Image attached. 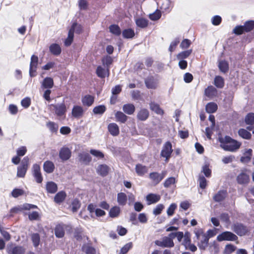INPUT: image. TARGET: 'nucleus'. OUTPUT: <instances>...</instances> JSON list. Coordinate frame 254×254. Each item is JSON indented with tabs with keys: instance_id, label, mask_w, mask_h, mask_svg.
Returning <instances> with one entry per match:
<instances>
[{
	"instance_id": "f257e3e1",
	"label": "nucleus",
	"mask_w": 254,
	"mask_h": 254,
	"mask_svg": "<svg viewBox=\"0 0 254 254\" xmlns=\"http://www.w3.org/2000/svg\"><path fill=\"white\" fill-rule=\"evenodd\" d=\"M219 141L221 143L220 146L225 151L234 152L238 149L241 143L232 139L229 136H225L224 138H220Z\"/></svg>"
},
{
	"instance_id": "f03ea898",
	"label": "nucleus",
	"mask_w": 254,
	"mask_h": 254,
	"mask_svg": "<svg viewBox=\"0 0 254 254\" xmlns=\"http://www.w3.org/2000/svg\"><path fill=\"white\" fill-rule=\"evenodd\" d=\"M254 28V21L250 20L245 22L244 26H237L233 30V32L237 35L242 34L244 32H249Z\"/></svg>"
},
{
	"instance_id": "7ed1b4c3",
	"label": "nucleus",
	"mask_w": 254,
	"mask_h": 254,
	"mask_svg": "<svg viewBox=\"0 0 254 254\" xmlns=\"http://www.w3.org/2000/svg\"><path fill=\"white\" fill-rule=\"evenodd\" d=\"M237 238V236L232 232L226 231L218 235L217 240L219 242L223 241H233L236 240Z\"/></svg>"
},
{
	"instance_id": "20e7f679",
	"label": "nucleus",
	"mask_w": 254,
	"mask_h": 254,
	"mask_svg": "<svg viewBox=\"0 0 254 254\" xmlns=\"http://www.w3.org/2000/svg\"><path fill=\"white\" fill-rule=\"evenodd\" d=\"M172 152L173 149L172 148L171 143L170 142H167L163 147L161 155L162 157L166 158V160H167L170 157Z\"/></svg>"
},
{
	"instance_id": "39448f33",
	"label": "nucleus",
	"mask_w": 254,
	"mask_h": 254,
	"mask_svg": "<svg viewBox=\"0 0 254 254\" xmlns=\"http://www.w3.org/2000/svg\"><path fill=\"white\" fill-rule=\"evenodd\" d=\"M232 230L239 236L245 235L248 232V229L241 224H235L232 227Z\"/></svg>"
},
{
	"instance_id": "423d86ee",
	"label": "nucleus",
	"mask_w": 254,
	"mask_h": 254,
	"mask_svg": "<svg viewBox=\"0 0 254 254\" xmlns=\"http://www.w3.org/2000/svg\"><path fill=\"white\" fill-rule=\"evenodd\" d=\"M38 58L37 56L32 55L31 58L29 74L31 76H34L38 65Z\"/></svg>"
},
{
	"instance_id": "0eeeda50",
	"label": "nucleus",
	"mask_w": 254,
	"mask_h": 254,
	"mask_svg": "<svg viewBox=\"0 0 254 254\" xmlns=\"http://www.w3.org/2000/svg\"><path fill=\"white\" fill-rule=\"evenodd\" d=\"M155 244L162 247H172L174 246L173 240L167 237H164L161 240L156 241Z\"/></svg>"
},
{
	"instance_id": "6e6552de",
	"label": "nucleus",
	"mask_w": 254,
	"mask_h": 254,
	"mask_svg": "<svg viewBox=\"0 0 254 254\" xmlns=\"http://www.w3.org/2000/svg\"><path fill=\"white\" fill-rule=\"evenodd\" d=\"M217 89L213 86H208L204 90L205 96L210 99H212L217 97Z\"/></svg>"
},
{
	"instance_id": "1a4fd4ad",
	"label": "nucleus",
	"mask_w": 254,
	"mask_h": 254,
	"mask_svg": "<svg viewBox=\"0 0 254 254\" xmlns=\"http://www.w3.org/2000/svg\"><path fill=\"white\" fill-rule=\"evenodd\" d=\"M84 114L83 108L80 106H74L71 111L72 116L77 119L81 118Z\"/></svg>"
},
{
	"instance_id": "9d476101",
	"label": "nucleus",
	"mask_w": 254,
	"mask_h": 254,
	"mask_svg": "<svg viewBox=\"0 0 254 254\" xmlns=\"http://www.w3.org/2000/svg\"><path fill=\"white\" fill-rule=\"evenodd\" d=\"M53 107L55 110L56 114L58 116L61 117L64 116L66 111V106L63 103L53 105Z\"/></svg>"
},
{
	"instance_id": "9b49d317",
	"label": "nucleus",
	"mask_w": 254,
	"mask_h": 254,
	"mask_svg": "<svg viewBox=\"0 0 254 254\" xmlns=\"http://www.w3.org/2000/svg\"><path fill=\"white\" fill-rule=\"evenodd\" d=\"M25 249L21 246L12 247L9 245L7 246V252L10 254H24Z\"/></svg>"
},
{
	"instance_id": "f8f14e48",
	"label": "nucleus",
	"mask_w": 254,
	"mask_h": 254,
	"mask_svg": "<svg viewBox=\"0 0 254 254\" xmlns=\"http://www.w3.org/2000/svg\"><path fill=\"white\" fill-rule=\"evenodd\" d=\"M33 172L36 182L38 183L42 182L43 179L40 172V167L38 164H34L33 166Z\"/></svg>"
},
{
	"instance_id": "ddd939ff",
	"label": "nucleus",
	"mask_w": 254,
	"mask_h": 254,
	"mask_svg": "<svg viewBox=\"0 0 254 254\" xmlns=\"http://www.w3.org/2000/svg\"><path fill=\"white\" fill-rule=\"evenodd\" d=\"M59 156L63 161L68 160L71 156L70 150L67 147H63L60 151Z\"/></svg>"
},
{
	"instance_id": "4468645a",
	"label": "nucleus",
	"mask_w": 254,
	"mask_h": 254,
	"mask_svg": "<svg viewBox=\"0 0 254 254\" xmlns=\"http://www.w3.org/2000/svg\"><path fill=\"white\" fill-rule=\"evenodd\" d=\"M37 206L36 205L26 203L24 204L23 205L13 208L11 209V211L12 212L17 213L19 211H21L24 210H30L31 209L35 208Z\"/></svg>"
},
{
	"instance_id": "2eb2a0df",
	"label": "nucleus",
	"mask_w": 254,
	"mask_h": 254,
	"mask_svg": "<svg viewBox=\"0 0 254 254\" xmlns=\"http://www.w3.org/2000/svg\"><path fill=\"white\" fill-rule=\"evenodd\" d=\"M177 182V179L174 177L168 178L164 182V187L166 188H171L176 187V184Z\"/></svg>"
},
{
	"instance_id": "dca6fc26",
	"label": "nucleus",
	"mask_w": 254,
	"mask_h": 254,
	"mask_svg": "<svg viewBox=\"0 0 254 254\" xmlns=\"http://www.w3.org/2000/svg\"><path fill=\"white\" fill-rule=\"evenodd\" d=\"M50 52L55 56H58L61 53V48L60 46L56 43L51 44L49 47Z\"/></svg>"
},
{
	"instance_id": "f3484780",
	"label": "nucleus",
	"mask_w": 254,
	"mask_h": 254,
	"mask_svg": "<svg viewBox=\"0 0 254 254\" xmlns=\"http://www.w3.org/2000/svg\"><path fill=\"white\" fill-rule=\"evenodd\" d=\"M108 129L110 133L113 136H117L119 133V127L115 123H111L108 125Z\"/></svg>"
},
{
	"instance_id": "a211bd4d",
	"label": "nucleus",
	"mask_w": 254,
	"mask_h": 254,
	"mask_svg": "<svg viewBox=\"0 0 254 254\" xmlns=\"http://www.w3.org/2000/svg\"><path fill=\"white\" fill-rule=\"evenodd\" d=\"M66 226L59 225L56 226L55 229V234L58 238H63L64 235V229Z\"/></svg>"
},
{
	"instance_id": "6ab92c4d",
	"label": "nucleus",
	"mask_w": 254,
	"mask_h": 254,
	"mask_svg": "<svg viewBox=\"0 0 254 254\" xmlns=\"http://www.w3.org/2000/svg\"><path fill=\"white\" fill-rule=\"evenodd\" d=\"M149 112L147 109H141L137 113V119L140 121H145L149 117Z\"/></svg>"
},
{
	"instance_id": "aec40b11",
	"label": "nucleus",
	"mask_w": 254,
	"mask_h": 254,
	"mask_svg": "<svg viewBox=\"0 0 254 254\" xmlns=\"http://www.w3.org/2000/svg\"><path fill=\"white\" fill-rule=\"evenodd\" d=\"M135 21L137 26L141 28L146 27L148 24V20L143 17L136 18Z\"/></svg>"
},
{
	"instance_id": "412c9836",
	"label": "nucleus",
	"mask_w": 254,
	"mask_h": 254,
	"mask_svg": "<svg viewBox=\"0 0 254 254\" xmlns=\"http://www.w3.org/2000/svg\"><path fill=\"white\" fill-rule=\"evenodd\" d=\"M160 199V196L158 194L150 193L146 196L148 204H150L158 202Z\"/></svg>"
},
{
	"instance_id": "4be33fe9",
	"label": "nucleus",
	"mask_w": 254,
	"mask_h": 254,
	"mask_svg": "<svg viewBox=\"0 0 254 254\" xmlns=\"http://www.w3.org/2000/svg\"><path fill=\"white\" fill-rule=\"evenodd\" d=\"M46 190L49 193H54L58 190L57 184L53 182H48L46 184Z\"/></svg>"
},
{
	"instance_id": "5701e85b",
	"label": "nucleus",
	"mask_w": 254,
	"mask_h": 254,
	"mask_svg": "<svg viewBox=\"0 0 254 254\" xmlns=\"http://www.w3.org/2000/svg\"><path fill=\"white\" fill-rule=\"evenodd\" d=\"M43 169L47 173H51L54 170L55 166L52 162L47 161L44 163Z\"/></svg>"
},
{
	"instance_id": "b1692460",
	"label": "nucleus",
	"mask_w": 254,
	"mask_h": 254,
	"mask_svg": "<svg viewBox=\"0 0 254 254\" xmlns=\"http://www.w3.org/2000/svg\"><path fill=\"white\" fill-rule=\"evenodd\" d=\"M237 179L239 184H245L249 182V176L247 174L242 173L238 176Z\"/></svg>"
},
{
	"instance_id": "393cba45",
	"label": "nucleus",
	"mask_w": 254,
	"mask_h": 254,
	"mask_svg": "<svg viewBox=\"0 0 254 254\" xmlns=\"http://www.w3.org/2000/svg\"><path fill=\"white\" fill-rule=\"evenodd\" d=\"M227 192L225 190H221L218 191L213 196V199L217 202H220L223 200L226 197Z\"/></svg>"
},
{
	"instance_id": "a878e982",
	"label": "nucleus",
	"mask_w": 254,
	"mask_h": 254,
	"mask_svg": "<svg viewBox=\"0 0 254 254\" xmlns=\"http://www.w3.org/2000/svg\"><path fill=\"white\" fill-rule=\"evenodd\" d=\"M252 155V150L251 149H247L245 151L244 156L241 158V161L246 163L250 161Z\"/></svg>"
},
{
	"instance_id": "bb28decb",
	"label": "nucleus",
	"mask_w": 254,
	"mask_h": 254,
	"mask_svg": "<svg viewBox=\"0 0 254 254\" xmlns=\"http://www.w3.org/2000/svg\"><path fill=\"white\" fill-rule=\"evenodd\" d=\"M93 102L94 97L89 95H86L82 98V103L84 106H90Z\"/></svg>"
},
{
	"instance_id": "cd10ccee",
	"label": "nucleus",
	"mask_w": 254,
	"mask_h": 254,
	"mask_svg": "<svg viewBox=\"0 0 254 254\" xmlns=\"http://www.w3.org/2000/svg\"><path fill=\"white\" fill-rule=\"evenodd\" d=\"M96 73L97 75L101 78H104L106 76H108L109 74L108 68L105 69L101 66L97 67L96 69Z\"/></svg>"
},
{
	"instance_id": "c85d7f7f",
	"label": "nucleus",
	"mask_w": 254,
	"mask_h": 254,
	"mask_svg": "<svg viewBox=\"0 0 254 254\" xmlns=\"http://www.w3.org/2000/svg\"><path fill=\"white\" fill-rule=\"evenodd\" d=\"M97 173L102 176H106L109 172V168L106 165H100L97 168Z\"/></svg>"
},
{
	"instance_id": "c756f323",
	"label": "nucleus",
	"mask_w": 254,
	"mask_h": 254,
	"mask_svg": "<svg viewBox=\"0 0 254 254\" xmlns=\"http://www.w3.org/2000/svg\"><path fill=\"white\" fill-rule=\"evenodd\" d=\"M123 110L125 113L128 115H131L135 111V107L133 104H127L123 106Z\"/></svg>"
},
{
	"instance_id": "7c9ffc66",
	"label": "nucleus",
	"mask_w": 254,
	"mask_h": 254,
	"mask_svg": "<svg viewBox=\"0 0 254 254\" xmlns=\"http://www.w3.org/2000/svg\"><path fill=\"white\" fill-rule=\"evenodd\" d=\"M217 105L214 102H210L206 104L205 109L207 113H213L216 111Z\"/></svg>"
},
{
	"instance_id": "2f4dec72",
	"label": "nucleus",
	"mask_w": 254,
	"mask_h": 254,
	"mask_svg": "<svg viewBox=\"0 0 254 254\" xmlns=\"http://www.w3.org/2000/svg\"><path fill=\"white\" fill-rule=\"evenodd\" d=\"M54 85V81L52 78L46 77L45 78L42 83V86L45 88H51Z\"/></svg>"
},
{
	"instance_id": "473e14b6",
	"label": "nucleus",
	"mask_w": 254,
	"mask_h": 254,
	"mask_svg": "<svg viewBox=\"0 0 254 254\" xmlns=\"http://www.w3.org/2000/svg\"><path fill=\"white\" fill-rule=\"evenodd\" d=\"M65 196L66 193L64 191H60L55 196L54 201L57 203H61L64 200Z\"/></svg>"
},
{
	"instance_id": "72a5a7b5",
	"label": "nucleus",
	"mask_w": 254,
	"mask_h": 254,
	"mask_svg": "<svg viewBox=\"0 0 254 254\" xmlns=\"http://www.w3.org/2000/svg\"><path fill=\"white\" fill-rule=\"evenodd\" d=\"M135 171L138 175L142 176L147 172L148 169L145 166L138 164L136 165Z\"/></svg>"
},
{
	"instance_id": "f704fd0d",
	"label": "nucleus",
	"mask_w": 254,
	"mask_h": 254,
	"mask_svg": "<svg viewBox=\"0 0 254 254\" xmlns=\"http://www.w3.org/2000/svg\"><path fill=\"white\" fill-rule=\"evenodd\" d=\"M127 197L125 193L121 192L118 194L117 201L119 204L125 205L126 204Z\"/></svg>"
},
{
	"instance_id": "c9c22d12",
	"label": "nucleus",
	"mask_w": 254,
	"mask_h": 254,
	"mask_svg": "<svg viewBox=\"0 0 254 254\" xmlns=\"http://www.w3.org/2000/svg\"><path fill=\"white\" fill-rule=\"evenodd\" d=\"M208 240L209 237L205 234L199 240L200 241V243L198 244L199 248L201 249H204L207 245Z\"/></svg>"
},
{
	"instance_id": "e433bc0d",
	"label": "nucleus",
	"mask_w": 254,
	"mask_h": 254,
	"mask_svg": "<svg viewBox=\"0 0 254 254\" xmlns=\"http://www.w3.org/2000/svg\"><path fill=\"white\" fill-rule=\"evenodd\" d=\"M115 117L117 121L123 123H125L127 121V118L126 115L120 111H118L116 112L115 114Z\"/></svg>"
},
{
	"instance_id": "4c0bfd02",
	"label": "nucleus",
	"mask_w": 254,
	"mask_h": 254,
	"mask_svg": "<svg viewBox=\"0 0 254 254\" xmlns=\"http://www.w3.org/2000/svg\"><path fill=\"white\" fill-rule=\"evenodd\" d=\"M149 178L155 184H158L161 181V178L160 177V174L157 172L150 173Z\"/></svg>"
},
{
	"instance_id": "58836bf2",
	"label": "nucleus",
	"mask_w": 254,
	"mask_h": 254,
	"mask_svg": "<svg viewBox=\"0 0 254 254\" xmlns=\"http://www.w3.org/2000/svg\"><path fill=\"white\" fill-rule=\"evenodd\" d=\"M120 208L118 206L112 207L109 211V215L111 217L115 218L118 217L120 213Z\"/></svg>"
},
{
	"instance_id": "ea45409f",
	"label": "nucleus",
	"mask_w": 254,
	"mask_h": 254,
	"mask_svg": "<svg viewBox=\"0 0 254 254\" xmlns=\"http://www.w3.org/2000/svg\"><path fill=\"white\" fill-rule=\"evenodd\" d=\"M69 31H71L73 34H74V32L79 34L82 31V27L80 24L74 23L69 29Z\"/></svg>"
},
{
	"instance_id": "a19ab883",
	"label": "nucleus",
	"mask_w": 254,
	"mask_h": 254,
	"mask_svg": "<svg viewBox=\"0 0 254 254\" xmlns=\"http://www.w3.org/2000/svg\"><path fill=\"white\" fill-rule=\"evenodd\" d=\"M79 159L80 161L85 162L89 163L91 161V158L89 154L86 152H82L79 155Z\"/></svg>"
},
{
	"instance_id": "79ce46f5",
	"label": "nucleus",
	"mask_w": 254,
	"mask_h": 254,
	"mask_svg": "<svg viewBox=\"0 0 254 254\" xmlns=\"http://www.w3.org/2000/svg\"><path fill=\"white\" fill-rule=\"evenodd\" d=\"M110 31L113 34L119 36L121 33V30L117 25L113 24L109 27Z\"/></svg>"
},
{
	"instance_id": "37998d69",
	"label": "nucleus",
	"mask_w": 254,
	"mask_h": 254,
	"mask_svg": "<svg viewBox=\"0 0 254 254\" xmlns=\"http://www.w3.org/2000/svg\"><path fill=\"white\" fill-rule=\"evenodd\" d=\"M146 86L148 88H155L157 85V81L153 78H148L145 81Z\"/></svg>"
},
{
	"instance_id": "c03bdc74",
	"label": "nucleus",
	"mask_w": 254,
	"mask_h": 254,
	"mask_svg": "<svg viewBox=\"0 0 254 254\" xmlns=\"http://www.w3.org/2000/svg\"><path fill=\"white\" fill-rule=\"evenodd\" d=\"M239 135L243 138L249 139L251 137V134L247 130L241 128L238 131Z\"/></svg>"
},
{
	"instance_id": "a18cd8bd",
	"label": "nucleus",
	"mask_w": 254,
	"mask_h": 254,
	"mask_svg": "<svg viewBox=\"0 0 254 254\" xmlns=\"http://www.w3.org/2000/svg\"><path fill=\"white\" fill-rule=\"evenodd\" d=\"M122 34L125 38H132L134 36V32L131 29H127L123 31Z\"/></svg>"
},
{
	"instance_id": "49530a36",
	"label": "nucleus",
	"mask_w": 254,
	"mask_h": 254,
	"mask_svg": "<svg viewBox=\"0 0 254 254\" xmlns=\"http://www.w3.org/2000/svg\"><path fill=\"white\" fill-rule=\"evenodd\" d=\"M150 108L151 110L155 112L156 114L162 115L163 114V110L160 108L158 105L151 103L150 104Z\"/></svg>"
},
{
	"instance_id": "de8ad7c7",
	"label": "nucleus",
	"mask_w": 254,
	"mask_h": 254,
	"mask_svg": "<svg viewBox=\"0 0 254 254\" xmlns=\"http://www.w3.org/2000/svg\"><path fill=\"white\" fill-rule=\"evenodd\" d=\"M191 50L182 52L177 55V58L178 60H183L188 58L191 54Z\"/></svg>"
},
{
	"instance_id": "09e8293b",
	"label": "nucleus",
	"mask_w": 254,
	"mask_h": 254,
	"mask_svg": "<svg viewBox=\"0 0 254 254\" xmlns=\"http://www.w3.org/2000/svg\"><path fill=\"white\" fill-rule=\"evenodd\" d=\"M74 34L68 31L67 37L65 39L64 44L66 47L69 46L73 42Z\"/></svg>"
},
{
	"instance_id": "8fccbe9b",
	"label": "nucleus",
	"mask_w": 254,
	"mask_h": 254,
	"mask_svg": "<svg viewBox=\"0 0 254 254\" xmlns=\"http://www.w3.org/2000/svg\"><path fill=\"white\" fill-rule=\"evenodd\" d=\"M235 160V157L234 155L225 156L222 158V162L225 164H227L232 163Z\"/></svg>"
},
{
	"instance_id": "3c124183",
	"label": "nucleus",
	"mask_w": 254,
	"mask_h": 254,
	"mask_svg": "<svg viewBox=\"0 0 254 254\" xmlns=\"http://www.w3.org/2000/svg\"><path fill=\"white\" fill-rule=\"evenodd\" d=\"M219 68L223 72H226L229 68L228 64L225 61H222L219 62Z\"/></svg>"
},
{
	"instance_id": "603ef678",
	"label": "nucleus",
	"mask_w": 254,
	"mask_h": 254,
	"mask_svg": "<svg viewBox=\"0 0 254 254\" xmlns=\"http://www.w3.org/2000/svg\"><path fill=\"white\" fill-rule=\"evenodd\" d=\"M27 168L20 166L17 168V176L18 177L23 178L25 176Z\"/></svg>"
},
{
	"instance_id": "864d4df0",
	"label": "nucleus",
	"mask_w": 254,
	"mask_h": 254,
	"mask_svg": "<svg viewBox=\"0 0 254 254\" xmlns=\"http://www.w3.org/2000/svg\"><path fill=\"white\" fill-rule=\"evenodd\" d=\"M214 84L218 88H222L224 86V80L221 76H216L214 79Z\"/></svg>"
},
{
	"instance_id": "5fc2aeb1",
	"label": "nucleus",
	"mask_w": 254,
	"mask_h": 254,
	"mask_svg": "<svg viewBox=\"0 0 254 254\" xmlns=\"http://www.w3.org/2000/svg\"><path fill=\"white\" fill-rule=\"evenodd\" d=\"M106 107L104 105H100L95 107L93 112L95 114H102L106 111Z\"/></svg>"
},
{
	"instance_id": "6e6d98bb",
	"label": "nucleus",
	"mask_w": 254,
	"mask_h": 254,
	"mask_svg": "<svg viewBox=\"0 0 254 254\" xmlns=\"http://www.w3.org/2000/svg\"><path fill=\"white\" fill-rule=\"evenodd\" d=\"M161 16V13L160 10H156L154 13L149 14V18L152 20H158Z\"/></svg>"
},
{
	"instance_id": "4d7b16f0",
	"label": "nucleus",
	"mask_w": 254,
	"mask_h": 254,
	"mask_svg": "<svg viewBox=\"0 0 254 254\" xmlns=\"http://www.w3.org/2000/svg\"><path fill=\"white\" fill-rule=\"evenodd\" d=\"M235 249L236 248L234 246L231 244L227 245L225 246L223 253L224 254H231L235 251Z\"/></svg>"
},
{
	"instance_id": "13d9d810",
	"label": "nucleus",
	"mask_w": 254,
	"mask_h": 254,
	"mask_svg": "<svg viewBox=\"0 0 254 254\" xmlns=\"http://www.w3.org/2000/svg\"><path fill=\"white\" fill-rule=\"evenodd\" d=\"M71 210L72 212H75L77 211V210L80 208V202L77 200L74 199L72 201L71 203Z\"/></svg>"
},
{
	"instance_id": "bf43d9fd",
	"label": "nucleus",
	"mask_w": 254,
	"mask_h": 254,
	"mask_svg": "<svg viewBox=\"0 0 254 254\" xmlns=\"http://www.w3.org/2000/svg\"><path fill=\"white\" fill-rule=\"evenodd\" d=\"M191 243L190 235L189 232H187L185 234L183 245L187 247L189 244Z\"/></svg>"
},
{
	"instance_id": "052dcab7",
	"label": "nucleus",
	"mask_w": 254,
	"mask_h": 254,
	"mask_svg": "<svg viewBox=\"0 0 254 254\" xmlns=\"http://www.w3.org/2000/svg\"><path fill=\"white\" fill-rule=\"evenodd\" d=\"M194 233L195 235L197 240H199L201 237L205 235L203 231L201 228H195L194 230Z\"/></svg>"
},
{
	"instance_id": "680f3d73",
	"label": "nucleus",
	"mask_w": 254,
	"mask_h": 254,
	"mask_svg": "<svg viewBox=\"0 0 254 254\" xmlns=\"http://www.w3.org/2000/svg\"><path fill=\"white\" fill-rule=\"evenodd\" d=\"M90 152L92 155L100 159L103 158L104 157V154L99 150L91 149L90 150Z\"/></svg>"
},
{
	"instance_id": "e2e57ef3",
	"label": "nucleus",
	"mask_w": 254,
	"mask_h": 254,
	"mask_svg": "<svg viewBox=\"0 0 254 254\" xmlns=\"http://www.w3.org/2000/svg\"><path fill=\"white\" fill-rule=\"evenodd\" d=\"M245 122L249 125L254 124V114H249L245 118Z\"/></svg>"
},
{
	"instance_id": "0e129e2a",
	"label": "nucleus",
	"mask_w": 254,
	"mask_h": 254,
	"mask_svg": "<svg viewBox=\"0 0 254 254\" xmlns=\"http://www.w3.org/2000/svg\"><path fill=\"white\" fill-rule=\"evenodd\" d=\"M112 62L113 60L110 56H106L102 59L103 65H106L107 67L112 63Z\"/></svg>"
},
{
	"instance_id": "69168bd1",
	"label": "nucleus",
	"mask_w": 254,
	"mask_h": 254,
	"mask_svg": "<svg viewBox=\"0 0 254 254\" xmlns=\"http://www.w3.org/2000/svg\"><path fill=\"white\" fill-rule=\"evenodd\" d=\"M47 126L50 130L52 132H56L58 130V125L53 122L48 123Z\"/></svg>"
},
{
	"instance_id": "338daca9",
	"label": "nucleus",
	"mask_w": 254,
	"mask_h": 254,
	"mask_svg": "<svg viewBox=\"0 0 254 254\" xmlns=\"http://www.w3.org/2000/svg\"><path fill=\"white\" fill-rule=\"evenodd\" d=\"M131 247L132 244L131 243L127 244L122 248L121 253L119 254H126Z\"/></svg>"
},
{
	"instance_id": "774afa93",
	"label": "nucleus",
	"mask_w": 254,
	"mask_h": 254,
	"mask_svg": "<svg viewBox=\"0 0 254 254\" xmlns=\"http://www.w3.org/2000/svg\"><path fill=\"white\" fill-rule=\"evenodd\" d=\"M83 249L86 254H95L96 253L95 249L91 247L86 246H84Z\"/></svg>"
}]
</instances>
